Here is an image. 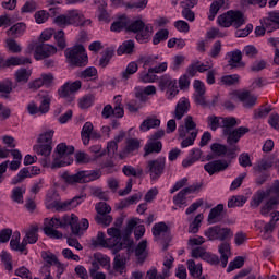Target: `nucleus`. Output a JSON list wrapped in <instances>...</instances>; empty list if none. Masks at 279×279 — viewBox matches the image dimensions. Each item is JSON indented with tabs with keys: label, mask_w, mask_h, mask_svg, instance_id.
Masks as SVG:
<instances>
[{
	"label": "nucleus",
	"mask_w": 279,
	"mask_h": 279,
	"mask_svg": "<svg viewBox=\"0 0 279 279\" xmlns=\"http://www.w3.org/2000/svg\"><path fill=\"white\" fill-rule=\"evenodd\" d=\"M74 234H82L84 230H88V219L83 218L80 222V218L75 214H66L63 217H52L51 219L46 218L44 221V233L49 239H62V232L58 231V228L66 230L68 227Z\"/></svg>",
	"instance_id": "obj_1"
},
{
	"label": "nucleus",
	"mask_w": 279,
	"mask_h": 279,
	"mask_svg": "<svg viewBox=\"0 0 279 279\" xmlns=\"http://www.w3.org/2000/svg\"><path fill=\"white\" fill-rule=\"evenodd\" d=\"M241 125V121L234 117H222L221 120V129L222 134L227 138V144L232 145L231 151H241L239 147V141L243 138L245 134H248L250 128L247 126H239ZM235 128V129H234Z\"/></svg>",
	"instance_id": "obj_2"
},
{
	"label": "nucleus",
	"mask_w": 279,
	"mask_h": 279,
	"mask_svg": "<svg viewBox=\"0 0 279 279\" xmlns=\"http://www.w3.org/2000/svg\"><path fill=\"white\" fill-rule=\"evenodd\" d=\"M82 202H84V196H75L64 202H60V196L56 192H50L46 196V207L48 210H57L58 213L73 210V208H77Z\"/></svg>",
	"instance_id": "obj_3"
},
{
	"label": "nucleus",
	"mask_w": 279,
	"mask_h": 279,
	"mask_svg": "<svg viewBox=\"0 0 279 279\" xmlns=\"http://www.w3.org/2000/svg\"><path fill=\"white\" fill-rule=\"evenodd\" d=\"M101 170H82L75 174L63 172L60 174L61 179L65 184H87L88 182H95L101 178Z\"/></svg>",
	"instance_id": "obj_4"
},
{
	"label": "nucleus",
	"mask_w": 279,
	"mask_h": 279,
	"mask_svg": "<svg viewBox=\"0 0 279 279\" xmlns=\"http://www.w3.org/2000/svg\"><path fill=\"white\" fill-rule=\"evenodd\" d=\"M179 137L183 141L181 142V147L184 149L195 145V138H197L198 130L197 124L193 121V117L187 116L184 119V125L178 128Z\"/></svg>",
	"instance_id": "obj_5"
},
{
	"label": "nucleus",
	"mask_w": 279,
	"mask_h": 279,
	"mask_svg": "<svg viewBox=\"0 0 279 279\" xmlns=\"http://www.w3.org/2000/svg\"><path fill=\"white\" fill-rule=\"evenodd\" d=\"M108 239L106 234L101 231L97 234V241L101 247H108L109 250H114V252H121L123 250V243H121V230L118 228H109L107 230Z\"/></svg>",
	"instance_id": "obj_6"
},
{
	"label": "nucleus",
	"mask_w": 279,
	"mask_h": 279,
	"mask_svg": "<svg viewBox=\"0 0 279 279\" xmlns=\"http://www.w3.org/2000/svg\"><path fill=\"white\" fill-rule=\"evenodd\" d=\"M56 151L57 155L51 163V169H60V167H69V165H73V157L71 156H73L75 147L61 143L57 145Z\"/></svg>",
	"instance_id": "obj_7"
},
{
	"label": "nucleus",
	"mask_w": 279,
	"mask_h": 279,
	"mask_svg": "<svg viewBox=\"0 0 279 279\" xmlns=\"http://www.w3.org/2000/svg\"><path fill=\"white\" fill-rule=\"evenodd\" d=\"M217 22L220 27H235V29H239V27L245 25V15L241 11L230 10L219 15Z\"/></svg>",
	"instance_id": "obj_8"
},
{
	"label": "nucleus",
	"mask_w": 279,
	"mask_h": 279,
	"mask_svg": "<svg viewBox=\"0 0 279 279\" xmlns=\"http://www.w3.org/2000/svg\"><path fill=\"white\" fill-rule=\"evenodd\" d=\"M65 58L72 66H86L88 64V54L82 45H76L65 50Z\"/></svg>",
	"instance_id": "obj_9"
},
{
	"label": "nucleus",
	"mask_w": 279,
	"mask_h": 279,
	"mask_svg": "<svg viewBox=\"0 0 279 279\" xmlns=\"http://www.w3.org/2000/svg\"><path fill=\"white\" fill-rule=\"evenodd\" d=\"M159 90L161 93H165L166 99L169 101H173L175 97H178V94L180 93V89L178 87V80L165 74L159 78L158 82Z\"/></svg>",
	"instance_id": "obj_10"
},
{
	"label": "nucleus",
	"mask_w": 279,
	"mask_h": 279,
	"mask_svg": "<svg viewBox=\"0 0 279 279\" xmlns=\"http://www.w3.org/2000/svg\"><path fill=\"white\" fill-rule=\"evenodd\" d=\"M51 99H53V96H51L49 93H46L44 96H41V102L39 107L36 102L31 101L26 106V111L28 114H31V117H41V114H47L51 107Z\"/></svg>",
	"instance_id": "obj_11"
},
{
	"label": "nucleus",
	"mask_w": 279,
	"mask_h": 279,
	"mask_svg": "<svg viewBox=\"0 0 279 279\" xmlns=\"http://www.w3.org/2000/svg\"><path fill=\"white\" fill-rule=\"evenodd\" d=\"M28 51H34L35 60H45V58L56 56L58 48L49 44L33 43L28 45Z\"/></svg>",
	"instance_id": "obj_12"
},
{
	"label": "nucleus",
	"mask_w": 279,
	"mask_h": 279,
	"mask_svg": "<svg viewBox=\"0 0 279 279\" xmlns=\"http://www.w3.org/2000/svg\"><path fill=\"white\" fill-rule=\"evenodd\" d=\"M80 88H82V81H69L58 89V95L71 104V101L75 100V93H77Z\"/></svg>",
	"instance_id": "obj_13"
},
{
	"label": "nucleus",
	"mask_w": 279,
	"mask_h": 279,
	"mask_svg": "<svg viewBox=\"0 0 279 279\" xmlns=\"http://www.w3.org/2000/svg\"><path fill=\"white\" fill-rule=\"evenodd\" d=\"M167 165V158L159 157L147 161L146 173L150 175V180H158L165 173V167Z\"/></svg>",
	"instance_id": "obj_14"
},
{
	"label": "nucleus",
	"mask_w": 279,
	"mask_h": 279,
	"mask_svg": "<svg viewBox=\"0 0 279 279\" xmlns=\"http://www.w3.org/2000/svg\"><path fill=\"white\" fill-rule=\"evenodd\" d=\"M232 234L230 228H221L219 226L209 227L204 232V235L209 241H228V239H232Z\"/></svg>",
	"instance_id": "obj_15"
},
{
	"label": "nucleus",
	"mask_w": 279,
	"mask_h": 279,
	"mask_svg": "<svg viewBox=\"0 0 279 279\" xmlns=\"http://www.w3.org/2000/svg\"><path fill=\"white\" fill-rule=\"evenodd\" d=\"M202 182H196L187 187L182 189L177 195L173 196V204H175V206H179V208H182V206L186 204V195L199 193V191H202Z\"/></svg>",
	"instance_id": "obj_16"
},
{
	"label": "nucleus",
	"mask_w": 279,
	"mask_h": 279,
	"mask_svg": "<svg viewBox=\"0 0 279 279\" xmlns=\"http://www.w3.org/2000/svg\"><path fill=\"white\" fill-rule=\"evenodd\" d=\"M53 147H51V144H40L38 143L37 145L33 146V151L37 154V156H43L44 159L40 160V165L43 167H49L51 165V151Z\"/></svg>",
	"instance_id": "obj_17"
},
{
	"label": "nucleus",
	"mask_w": 279,
	"mask_h": 279,
	"mask_svg": "<svg viewBox=\"0 0 279 279\" xmlns=\"http://www.w3.org/2000/svg\"><path fill=\"white\" fill-rule=\"evenodd\" d=\"M193 86L195 89L194 99L196 104H199V106H206V85L204 82L195 80Z\"/></svg>",
	"instance_id": "obj_18"
},
{
	"label": "nucleus",
	"mask_w": 279,
	"mask_h": 279,
	"mask_svg": "<svg viewBox=\"0 0 279 279\" xmlns=\"http://www.w3.org/2000/svg\"><path fill=\"white\" fill-rule=\"evenodd\" d=\"M206 172L209 175H215V173H220V171H226L228 169V161L226 160H214L204 166Z\"/></svg>",
	"instance_id": "obj_19"
},
{
	"label": "nucleus",
	"mask_w": 279,
	"mask_h": 279,
	"mask_svg": "<svg viewBox=\"0 0 279 279\" xmlns=\"http://www.w3.org/2000/svg\"><path fill=\"white\" fill-rule=\"evenodd\" d=\"M70 25H90V20H84V14L80 10H71L68 13Z\"/></svg>",
	"instance_id": "obj_20"
},
{
	"label": "nucleus",
	"mask_w": 279,
	"mask_h": 279,
	"mask_svg": "<svg viewBox=\"0 0 279 279\" xmlns=\"http://www.w3.org/2000/svg\"><path fill=\"white\" fill-rule=\"evenodd\" d=\"M236 97L243 104L244 108H252L258 101V97L252 95L248 90L238 92Z\"/></svg>",
	"instance_id": "obj_21"
},
{
	"label": "nucleus",
	"mask_w": 279,
	"mask_h": 279,
	"mask_svg": "<svg viewBox=\"0 0 279 279\" xmlns=\"http://www.w3.org/2000/svg\"><path fill=\"white\" fill-rule=\"evenodd\" d=\"M10 247L13 252H20L21 254H25L27 256V247H25V243L22 240L21 243V232L15 231L10 241Z\"/></svg>",
	"instance_id": "obj_22"
},
{
	"label": "nucleus",
	"mask_w": 279,
	"mask_h": 279,
	"mask_svg": "<svg viewBox=\"0 0 279 279\" xmlns=\"http://www.w3.org/2000/svg\"><path fill=\"white\" fill-rule=\"evenodd\" d=\"M190 108H191V102L189 101V98L186 97L181 98L178 101L175 107L174 119H178V121H180V119H182V117H184V114L189 112Z\"/></svg>",
	"instance_id": "obj_23"
},
{
	"label": "nucleus",
	"mask_w": 279,
	"mask_h": 279,
	"mask_svg": "<svg viewBox=\"0 0 279 279\" xmlns=\"http://www.w3.org/2000/svg\"><path fill=\"white\" fill-rule=\"evenodd\" d=\"M264 26L267 32L272 29H279V11H271L268 13V17L264 20Z\"/></svg>",
	"instance_id": "obj_24"
},
{
	"label": "nucleus",
	"mask_w": 279,
	"mask_h": 279,
	"mask_svg": "<svg viewBox=\"0 0 279 279\" xmlns=\"http://www.w3.org/2000/svg\"><path fill=\"white\" fill-rule=\"evenodd\" d=\"M151 34H154V27L151 26V24H146V25L144 24V27L140 29L135 38L137 43L145 45V43H149V38H151Z\"/></svg>",
	"instance_id": "obj_25"
},
{
	"label": "nucleus",
	"mask_w": 279,
	"mask_h": 279,
	"mask_svg": "<svg viewBox=\"0 0 279 279\" xmlns=\"http://www.w3.org/2000/svg\"><path fill=\"white\" fill-rule=\"evenodd\" d=\"M218 252L220 254V265L221 267H228V259L230 258V256H232V252L230 250V243L228 242H222L219 246H218Z\"/></svg>",
	"instance_id": "obj_26"
},
{
	"label": "nucleus",
	"mask_w": 279,
	"mask_h": 279,
	"mask_svg": "<svg viewBox=\"0 0 279 279\" xmlns=\"http://www.w3.org/2000/svg\"><path fill=\"white\" fill-rule=\"evenodd\" d=\"M223 219V204H218L210 209L207 221L208 223H219Z\"/></svg>",
	"instance_id": "obj_27"
},
{
	"label": "nucleus",
	"mask_w": 279,
	"mask_h": 279,
	"mask_svg": "<svg viewBox=\"0 0 279 279\" xmlns=\"http://www.w3.org/2000/svg\"><path fill=\"white\" fill-rule=\"evenodd\" d=\"M279 206V196H272L268 198L265 204L263 205L260 213L264 215V217L269 216L270 210H276Z\"/></svg>",
	"instance_id": "obj_28"
},
{
	"label": "nucleus",
	"mask_w": 279,
	"mask_h": 279,
	"mask_svg": "<svg viewBox=\"0 0 279 279\" xmlns=\"http://www.w3.org/2000/svg\"><path fill=\"white\" fill-rule=\"evenodd\" d=\"M211 151H214V154H217L218 156H235L236 154H239V151H232V145H229V148L226 145L222 144H213L211 145Z\"/></svg>",
	"instance_id": "obj_29"
},
{
	"label": "nucleus",
	"mask_w": 279,
	"mask_h": 279,
	"mask_svg": "<svg viewBox=\"0 0 279 279\" xmlns=\"http://www.w3.org/2000/svg\"><path fill=\"white\" fill-rule=\"evenodd\" d=\"M145 156H149V154H160L162 151V142L156 140H149L145 147Z\"/></svg>",
	"instance_id": "obj_30"
},
{
	"label": "nucleus",
	"mask_w": 279,
	"mask_h": 279,
	"mask_svg": "<svg viewBox=\"0 0 279 279\" xmlns=\"http://www.w3.org/2000/svg\"><path fill=\"white\" fill-rule=\"evenodd\" d=\"M22 241H23L25 247H27V245H34V243H37L38 242V228L32 227L31 229H28Z\"/></svg>",
	"instance_id": "obj_31"
},
{
	"label": "nucleus",
	"mask_w": 279,
	"mask_h": 279,
	"mask_svg": "<svg viewBox=\"0 0 279 279\" xmlns=\"http://www.w3.org/2000/svg\"><path fill=\"white\" fill-rule=\"evenodd\" d=\"M141 147V142L137 138H129L126 140V146L122 153H120V158L123 160L125 158V154H132V151H136Z\"/></svg>",
	"instance_id": "obj_32"
},
{
	"label": "nucleus",
	"mask_w": 279,
	"mask_h": 279,
	"mask_svg": "<svg viewBox=\"0 0 279 279\" xmlns=\"http://www.w3.org/2000/svg\"><path fill=\"white\" fill-rule=\"evenodd\" d=\"M128 25H130V19L122 15L111 24V32H123V29L128 31Z\"/></svg>",
	"instance_id": "obj_33"
},
{
	"label": "nucleus",
	"mask_w": 279,
	"mask_h": 279,
	"mask_svg": "<svg viewBox=\"0 0 279 279\" xmlns=\"http://www.w3.org/2000/svg\"><path fill=\"white\" fill-rule=\"evenodd\" d=\"M156 128H160V119L147 118L142 122L140 130L141 132H149V130H154Z\"/></svg>",
	"instance_id": "obj_34"
},
{
	"label": "nucleus",
	"mask_w": 279,
	"mask_h": 279,
	"mask_svg": "<svg viewBox=\"0 0 279 279\" xmlns=\"http://www.w3.org/2000/svg\"><path fill=\"white\" fill-rule=\"evenodd\" d=\"M267 197H269V191H257L252 197L251 206L253 208H258V206H260V204H263Z\"/></svg>",
	"instance_id": "obj_35"
},
{
	"label": "nucleus",
	"mask_w": 279,
	"mask_h": 279,
	"mask_svg": "<svg viewBox=\"0 0 279 279\" xmlns=\"http://www.w3.org/2000/svg\"><path fill=\"white\" fill-rule=\"evenodd\" d=\"M151 232L154 238L158 240L160 236L169 232V226H167L166 222H157L153 226Z\"/></svg>",
	"instance_id": "obj_36"
},
{
	"label": "nucleus",
	"mask_w": 279,
	"mask_h": 279,
	"mask_svg": "<svg viewBox=\"0 0 279 279\" xmlns=\"http://www.w3.org/2000/svg\"><path fill=\"white\" fill-rule=\"evenodd\" d=\"M23 64H32V60L25 57H9L7 59V66H23Z\"/></svg>",
	"instance_id": "obj_37"
},
{
	"label": "nucleus",
	"mask_w": 279,
	"mask_h": 279,
	"mask_svg": "<svg viewBox=\"0 0 279 279\" xmlns=\"http://www.w3.org/2000/svg\"><path fill=\"white\" fill-rule=\"evenodd\" d=\"M25 29H27L25 23L20 22L11 26L10 29L8 31V34L9 36H14V38H19L23 36V34H25Z\"/></svg>",
	"instance_id": "obj_38"
},
{
	"label": "nucleus",
	"mask_w": 279,
	"mask_h": 279,
	"mask_svg": "<svg viewBox=\"0 0 279 279\" xmlns=\"http://www.w3.org/2000/svg\"><path fill=\"white\" fill-rule=\"evenodd\" d=\"M41 258L47 265H50V266L54 265L56 267H62V264H60V262L58 260V257L49 251H43Z\"/></svg>",
	"instance_id": "obj_39"
},
{
	"label": "nucleus",
	"mask_w": 279,
	"mask_h": 279,
	"mask_svg": "<svg viewBox=\"0 0 279 279\" xmlns=\"http://www.w3.org/2000/svg\"><path fill=\"white\" fill-rule=\"evenodd\" d=\"M125 257L121 255H116L113 258V269L114 271H118L121 276L125 274V265H126Z\"/></svg>",
	"instance_id": "obj_40"
},
{
	"label": "nucleus",
	"mask_w": 279,
	"mask_h": 279,
	"mask_svg": "<svg viewBox=\"0 0 279 279\" xmlns=\"http://www.w3.org/2000/svg\"><path fill=\"white\" fill-rule=\"evenodd\" d=\"M53 134H56V131L51 129L41 132L37 138V143L43 145H51V141H53Z\"/></svg>",
	"instance_id": "obj_41"
},
{
	"label": "nucleus",
	"mask_w": 279,
	"mask_h": 279,
	"mask_svg": "<svg viewBox=\"0 0 279 279\" xmlns=\"http://www.w3.org/2000/svg\"><path fill=\"white\" fill-rule=\"evenodd\" d=\"M231 58L229 60V66L232 69H238V66H243V54L240 50L233 51L230 53Z\"/></svg>",
	"instance_id": "obj_42"
},
{
	"label": "nucleus",
	"mask_w": 279,
	"mask_h": 279,
	"mask_svg": "<svg viewBox=\"0 0 279 279\" xmlns=\"http://www.w3.org/2000/svg\"><path fill=\"white\" fill-rule=\"evenodd\" d=\"M134 51V40H125L122 45L119 46L117 53L118 56L130 54Z\"/></svg>",
	"instance_id": "obj_43"
},
{
	"label": "nucleus",
	"mask_w": 279,
	"mask_h": 279,
	"mask_svg": "<svg viewBox=\"0 0 279 279\" xmlns=\"http://www.w3.org/2000/svg\"><path fill=\"white\" fill-rule=\"evenodd\" d=\"M222 5H226L225 0H215L210 4L209 15H208L209 21H215V16H217V13L219 12V10H221Z\"/></svg>",
	"instance_id": "obj_44"
},
{
	"label": "nucleus",
	"mask_w": 279,
	"mask_h": 279,
	"mask_svg": "<svg viewBox=\"0 0 279 279\" xmlns=\"http://www.w3.org/2000/svg\"><path fill=\"white\" fill-rule=\"evenodd\" d=\"M32 76V71L27 69H19L15 72V80L19 83L27 84L29 82V77Z\"/></svg>",
	"instance_id": "obj_45"
},
{
	"label": "nucleus",
	"mask_w": 279,
	"mask_h": 279,
	"mask_svg": "<svg viewBox=\"0 0 279 279\" xmlns=\"http://www.w3.org/2000/svg\"><path fill=\"white\" fill-rule=\"evenodd\" d=\"M25 186L14 187L11 192V199L15 204H23V195H25Z\"/></svg>",
	"instance_id": "obj_46"
},
{
	"label": "nucleus",
	"mask_w": 279,
	"mask_h": 279,
	"mask_svg": "<svg viewBox=\"0 0 279 279\" xmlns=\"http://www.w3.org/2000/svg\"><path fill=\"white\" fill-rule=\"evenodd\" d=\"M187 269L193 278H199L202 276V264H195V260H187Z\"/></svg>",
	"instance_id": "obj_47"
},
{
	"label": "nucleus",
	"mask_w": 279,
	"mask_h": 279,
	"mask_svg": "<svg viewBox=\"0 0 279 279\" xmlns=\"http://www.w3.org/2000/svg\"><path fill=\"white\" fill-rule=\"evenodd\" d=\"M138 71V64L134 61L126 65V69L121 73L122 80H130L134 73Z\"/></svg>",
	"instance_id": "obj_48"
},
{
	"label": "nucleus",
	"mask_w": 279,
	"mask_h": 279,
	"mask_svg": "<svg viewBox=\"0 0 279 279\" xmlns=\"http://www.w3.org/2000/svg\"><path fill=\"white\" fill-rule=\"evenodd\" d=\"M222 117L217 116H208L207 117V125L213 132H217L219 128H221Z\"/></svg>",
	"instance_id": "obj_49"
},
{
	"label": "nucleus",
	"mask_w": 279,
	"mask_h": 279,
	"mask_svg": "<svg viewBox=\"0 0 279 279\" xmlns=\"http://www.w3.org/2000/svg\"><path fill=\"white\" fill-rule=\"evenodd\" d=\"M276 228L274 227L272 222H267L264 225V228L260 230L259 235L264 241H269L271 239V234L274 233Z\"/></svg>",
	"instance_id": "obj_50"
},
{
	"label": "nucleus",
	"mask_w": 279,
	"mask_h": 279,
	"mask_svg": "<svg viewBox=\"0 0 279 279\" xmlns=\"http://www.w3.org/2000/svg\"><path fill=\"white\" fill-rule=\"evenodd\" d=\"M155 72H150V68L148 69L147 72H141L140 73V82L143 84H154L157 80V75L154 74Z\"/></svg>",
	"instance_id": "obj_51"
},
{
	"label": "nucleus",
	"mask_w": 279,
	"mask_h": 279,
	"mask_svg": "<svg viewBox=\"0 0 279 279\" xmlns=\"http://www.w3.org/2000/svg\"><path fill=\"white\" fill-rule=\"evenodd\" d=\"M169 38V29L162 28L158 31L153 37V45H160V43H165Z\"/></svg>",
	"instance_id": "obj_52"
},
{
	"label": "nucleus",
	"mask_w": 279,
	"mask_h": 279,
	"mask_svg": "<svg viewBox=\"0 0 279 279\" xmlns=\"http://www.w3.org/2000/svg\"><path fill=\"white\" fill-rule=\"evenodd\" d=\"M148 0H130L125 5L129 10H145L147 8Z\"/></svg>",
	"instance_id": "obj_53"
},
{
	"label": "nucleus",
	"mask_w": 279,
	"mask_h": 279,
	"mask_svg": "<svg viewBox=\"0 0 279 279\" xmlns=\"http://www.w3.org/2000/svg\"><path fill=\"white\" fill-rule=\"evenodd\" d=\"M204 220V215L198 214L193 222L189 227L190 234H197L199 232V226H202V221Z\"/></svg>",
	"instance_id": "obj_54"
},
{
	"label": "nucleus",
	"mask_w": 279,
	"mask_h": 279,
	"mask_svg": "<svg viewBox=\"0 0 279 279\" xmlns=\"http://www.w3.org/2000/svg\"><path fill=\"white\" fill-rule=\"evenodd\" d=\"M95 102V96L93 95H85L82 98L78 99V107L81 110H86L93 106Z\"/></svg>",
	"instance_id": "obj_55"
},
{
	"label": "nucleus",
	"mask_w": 279,
	"mask_h": 279,
	"mask_svg": "<svg viewBox=\"0 0 279 279\" xmlns=\"http://www.w3.org/2000/svg\"><path fill=\"white\" fill-rule=\"evenodd\" d=\"M247 202V198L245 196H232L228 201V208H239L243 206Z\"/></svg>",
	"instance_id": "obj_56"
},
{
	"label": "nucleus",
	"mask_w": 279,
	"mask_h": 279,
	"mask_svg": "<svg viewBox=\"0 0 279 279\" xmlns=\"http://www.w3.org/2000/svg\"><path fill=\"white\" fill-rule=\"evenodd\" d=\"M25 178H32V172L29 170V168H23L22 170H20V172L17 173V175H15L12 179V184H20V182H22Z\"/></svg>",
	"instance_id": "obj_57"
},
{
	"label": "nucleus",
	"mask_w": 279,
	"mask_h": 279,
	"mask_svg": "<svg viewBox=\"0 0 279 279\" xmlns=\"http://www.w3.org/2000/svg\"><path fill=\"white\" fill-rule=\"evenodd\" d=\"M116 106L113 108V117L116 119L123 118V114H125V111L123 110V105H121V96L114 97Z\"/></svg>",
	"instance_id": "obj_58"
},
{
	"label": "nucleus",
	"mask_w": 279,
	"mask_h": 279,
	"mask_svg": "<svg viewBox=\"0 0 279 279\" xmlns=\"http://www.w3.org/2000/svg\"><path fill=\"white\" fill-rule=\"evenodd\" d=\"M1 263L4 265L7 271H12V255L10 253L2 251L0 254Z\"/></svg>",
	"instance_id": "obj_59"
},
{
	"label": "nucleus",
	"mask_w": 279,
	"mask_h": 279,
	"mask_svg": "<svg viewBox=\"0 0 279 279\" xmlns=\"http://www.w3.org/2000/svg\"><path fill=\"white\" fill-rule=\"evenodd\" d=\"M135 255L137 258H146L147 257V240H142L136 248H135Z\"/></svg>",
	"instance_id": "obj_60"
},
{
	"label": "nucleus",
	"mask_w": 279,
	"mask_h": 279,
	"mask_svg": "<svg viewBox=\"0 0 279 279\" xmlns=\"http://www.w3.org/2000/svg\"><path fill=\"white\" fill-rule=\"evenodd\" d=\"M112 56H114V50H105L102 57L99 60V66L106 69V66H108V64L110 63V60H112Z\"/></svg>",
	"instance_id": "obj_61"
},
{
	"label": "nucleus",
	"mask_w": 279,
	"mask_h": 279,
	"mask_svg": "<svg viewBox=\"0 0 279 279\" xmlns=\"http://www.w3.org/2000/svg\"><path fill=\"white\" fill-rule=\"evenodd\" d=\"M34 19L37 25H43V23H47V21H49V12L45 10H39L35 12Z\"/></svg>",
	"instance_id": "obj_62"
},
{
	"label": "nucleus",
	"mask_w": 279,
	"mask_h": 279,
	"mask_svg": "<svg viewBox=\"0 0 279 279\" xmlns=\"http://www.w3.org/2000/svg\"><path fill=\"white\" fill-rule=\"evenodd\" d=\"M144 26H145L144 21L134 20V21L130 22V20H129L126 32H133L134 34H137L141 31V28Z\"/></svg>",
	"instance_id": "obj_63"
},
{
	"label": "nucleus",
	"mask_w": 279,
	"mask_h": 279,
	"mask_svg": "<svg viewBox=\"0 0 279 279\" xmlns=\"http://www.w3.org/2000/svg\"><path fill=\"white\" fill-rule=\"evenodd\" d=\"M75 159L77 165H88V162H93V158L84 151H78L75 154Z\"/></svg>",
	"instance_id": "obj_64"
}]
</instances>
